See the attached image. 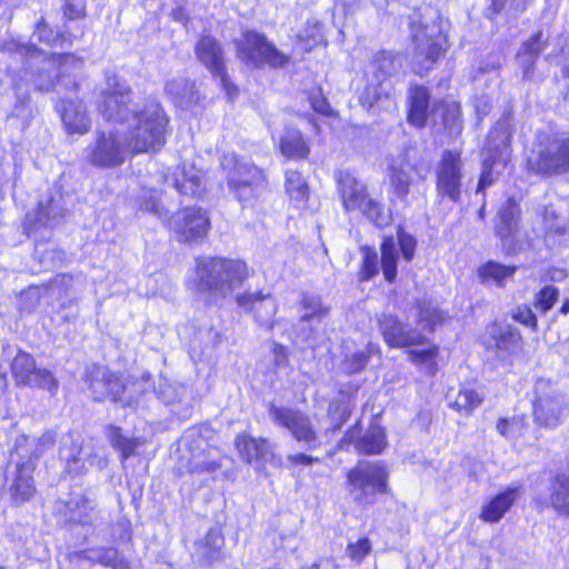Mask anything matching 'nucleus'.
Wrapping results in <instances>:
<instances>
[{"label": "nucleus", "instance_id": "62", "mask_svg": "<svg viewBox=\"0 0 569 569\" xmlns=\"http://www.w3.org/2000/svg\"><path fill=\"white\" fill-rule=\"evenodd\" d=\"M84 16V3L82 0H66L63 6V17L67 20H77Z\"/></svg>", "mask_w": 569, "mask_h": 569}, {"label": "nucleus", "instance_id": "24", "mask_svg": "<svg viewBox=\"0 0 569 569\" xmlns=\"http://www.w3.org/2000/svg\"><path fill=\"white\" fill-rule=\"evenodd\" d=\"M546 46L547 41H542V31H537L532 37L522 43L516 56V59L522 70L523 80H532L536 61Z\"/></svg>", "mask_w": 569, "mask_h": 569}, {"label": "nucleus", "instance_id": "13", "mask_svg": "<svg viewBox=\"0 0 569 569\" xmlns=\"http://www.w3.org/2000/svg\"><path fill=\"white\" fill-rule=\"evenodd\" d=\"M59 456L64 461L66 470L70 475H81L88 466L101 470L107 465V459L101 449L83 446L81 438L73 433H68L62 438Z\"/></svg>", "mask_w": 569, "mask_h": 569}, {"label": "nucleus", "instance_id": "58", "mask_svg": "<svg viewBox=\"0 0 569 569\" xmlns=\"http://www.w3.org/2000/svg\"><path fill=\"white\" fill-rule=\"evenodd\" d=\"M33 445L32 453L34 456V459H38L41 457L46 451L51 449L56 442V435L52 431L44 432L41 437L38 439H31Z\"/></svg>", "mask_w": 569, "mask_h": 569}, {"label": "nucleus", "instance_id": "52", "mask_svg": "<svg viewBox=\"0 0 569 569\" xmlns=\"http://www.w3.org/2000/svg\"><path fill=\"white\" fill-rule=\"evenodd\" d=\"M26 386L38 387L48 390L54 395L58 390V380L53 377L52 372L47 369H37L30 382Z\"/></svg>", "mask_w": 569, "mask_h": 569}, {"label": "nucleus", "instance_id": "43", "mask_svg": "<svg viewBox=\"0 0 569 569\" xmlns=\"http://www.w3.org/2000/svg\"><path fill=\"white\" fill-rule=\"evenodd\" d=\"M106 436L111 446L120 452L122 459H128L134 455L139 445L138 440L124 437L119 427L112 425L108 426L106 429Z\"/></svg>", "mask_w": 569, "mask_h": 569}, {"label": "nucleus", "instance_id": "48", "mask_svg": "<svg viewBox=\"0 0 569 569\" xmlns=\"http://www.w3.org/2000/svg\"><path fill=\"white\" fill-rule=\"evenodd\" d=\"M32 450L33 445L31 439L26 435L18 436L10 453V467H16L17 461L32 462V459H34Z\"/></svg>", "mask_w": 569, "mask_h": 569}, {"label": "nucleus", "instance_id": "19", "mask_svg": "<svg viewBox=\"0 0 569 569\" xmlns=\"http://www.w3.org/2000/svg\"><path fill=\"white\" fill-rule=\"evenodd\" d=\"M359 422L349 429L340 441L343 447L346 442H355V448L363 455H379L387 446L386 433L381 426L371 423L366 433L359 437Z\"/></svg>", "mask_w": 569, "mask_h": 569}, {"label": "nucleus", "instance_id": "1", "mask_svg": "<svg viewBox=\"0 0 569 569\" xmlns=\"http://www.w3.org/2000/svg\"><path fill=\"white\" fill-rule=\"evenodd\" d=\"M131 96L124 82L116 77L108 78L99 112L106 120L127 127L123 134L132 154L158 152L166 143L169 119L156 100L139 107L132 103Z\"/></svg>", "mask_w": 569, "mask_h": 569}, {"label": "nucleus", "instance_id": "20", "mask_svg": "<svg viewBox=\"0 0 569 569\" xmlns=\"http://www.w3.org/2000/svg\"><path fill=\"white\" fill-rule=\"evenodd\" d=\"M485 345L489 350L507 356L513 355L521 347V335L510 325L492 323L487 328Z\"/></svg>", "mask_w": 569, "mask_h": 569}, {"label": "nucleus", "instance_id": "17", "mask_svg": "<svg viewBox=\"0 0 569 569\" xmlns=\"http://www.w3.org/2000/svg\"><path fill=\"white\" fill-rule=\"evenodd\" d=\"M84 382L97 401L106 399L118 401L124 391V385L117 375L107 367L96 363L86 368Z\"/></svg>", "mask_w": 569, "mask_h": 569}, {"label": "nucleus", "instance_id": "63", "mask_svg": "<svg viewBox=\"0 0 569 569\" xmlns=\"http://www.w3.org/2000/svg\"><path fill=\"white\" fill-rule=\"evenodd\" d=\"M252 450L254 451L257 460L268 461L272 458V447L264 439L256 440L251 438V451Z\"/></svg>", "mask_w": 569, "mask_h": 569}, {"label": "nucleus", "instance_id": "38", "mask_svg": "<svg viewBox=\"0 0 569 569\" xmlns=\"http://www.w3.org/2000/svg\"><path fill=\"white\" fill-rule=\"evenodd\" d=\"M516 266H506L496 261H488L479 268V277L483 283L492 282L503 287L508 280L513 278Z\"/></svg>", "mask_w": 569, "mask_h": 569}, {"label": "nucleus", "instance_id": "37", "mask_svg": "<svg viewBox=\"0 0 569 569\" xmlns=\"http://www.w3.org/2000/svg\"><path fill=\"white\" fill-rule=\"evenodd\" d=\"M64 516L70 522L89 525L93 510L92 502L82 495H74L66 502Z\"/></svg>", "mask_w": 569, "mask_h": 569}, {"label": "nucleus", "instance_id": "2", "mask_svg": "<svg viewBox=\"0 0 569 569\" xmlns=\"http://www.w3.org/2000/svg\"><path fill=\"white\" fill-rule=\"evenodd\" d=\"M0 53L7 59V71L13 73V79L33 83L40 91L54 88V80L60 82L59 74L68 67L79 68L82 63L72 54L47 56L42 50L18 39L4 41Z\"/></svg>", "mask_w": 569, "mask_h": 569}, {"label": "nucleus", "instance_id": "35", "mask_svg": "<svg viewBox=\"0 0 569 569\" xmlns=\"http://www.w3.org/2000/svg\"><path fill=\"white\" fill-rule=\"evenodd\" d=\"M355 402L349 397H341L332 400L328 406L329 427L325 429L323 435L339 430L350 418Z\"/></svg>", "mask_w": 569, "mask_h": 569}, {"label": "nucleus", "instance_id": "42", "mask_svg": "<svg viewBox=\"0 0 569 569\" xmlns=\"http://www.w3.org/2000/svg\"><path fill=\"white\" fill-rule=\"evenodd\" d=\"M483 401V395L472 388L465 387L460 389L453 400H450L451 408L463 416H469Z\"/></svg>", "mask_w": 569, "mask_h": 569}, {"label": "nucleus", "instance_id": "14", "mask_svg": "<svg viewBox=\"0 0 569 569\" xmlns=\"http://www.w3.org/2000/svg\"><path fill=\"white\" fill-rule=\"evenodd\" d=\"M462 178L460 152L446 150L437 167L436 189L438 196L458 202L461 197Z\"/></svg>", "mask_w": 569, "mask_h": 569}, {"label": "nucleus", "instance_id": "30", "mask_svg": "<svg viewBox=\"0 0 569 569\" xmlns=\"http://www.w3.org/2000/svg\"><path fill=\"white\" fill-rule=\"evenodd\" d=\"M229 163H234L233 170L228 173L229 189L237 197L238 201L242 203V207H246L249 196V170L246 164H239L233 156L223 158L222 166L227 168Z\"/></svg>", "mask_w": 569, "mask_h": 569}, {"label": "nucleus", "instance_id": "21", "mask_svg": "<svg viewBox=\"0 0 569 569\" xmlns=\"http://www.w3.org/2000/svg\"><path fill=\"white\" fill-rule=\"evenodd\" d=\"M33 470L34 465L30 461H17L12 470L8 469L9 490L16 502H24L33 497L36 492Z\"/></svg>", "mask_w": 569, "mask_h": 569}, {"label": "nucleus", "instance_id": "18", "mask_svg": "<svg viewBox=\"0 0 569 569\" xmlns=\"http://www.w3.org/2000/svg\"><path fill=\"white\" fill-rule=\"evenodd\" d=\"M63 211L60 199L48 196L40 200L37 210L26 216L23 228L27 236L37 239L42 229L53 228L63 217Z\"/></svg>", "mask_w": 569, "mask_h": 569}, {"label": "nucleus", "instance_id": "23", "mask_svg": "<svg viewBox=\"0 0 569 569\" xmlns=\"http://www.w3.org/2000/svg\"><path fill=\"white\" fill-rule=\"evenodd\" d=\"M69 133L84 134L91 127L86 106L79 100H62L56 106Z\"/></svg>", "mask_w": 569, "mask_h": 569}, {"label": "nucleus", "instance_id": "4", "mask_svg": "<svg viewBox=\"0 0 569 569\" xmlns=\"http://www.w3.org/2000/svg\"><path fill=\"white\" fill-rule=\"evenodd\" d=\"M197 291L224 298L238 290L248 276L247 263L238 259L199 257L196 260Z\"/></svg>", "mask_w": 569, "mask_h": 569}, {"label": "nucleus", "instance_id": "40", "mask_svg": "<svg viewBox=\"0 0 569 569\" xmlns=\"http://www.w3.org/2000/svg\"><path fill=\"white\" fill-rule=\"evenodd\" d=\"M381 269L386 281L393 282L397 278L398 248L392 237H385L380 247Z\"/></svg>", "mask_w": 569, "mask_h": 569}, {"label": "nucleus", "instance_id": "47", "mask_svg": "<svg viewBox=\"0 0 569 569\" xmlns=\"http://www.w3.org/2000/svg\"><path fill=\"white\" fill-rule=\"evenodd\" d=\"M323 26L316 19H310L303 31L298 36L301 48L305 51H310L317 44L323 42Z\"/></svg>", "mask_w": 569, "mask_h": 569}, {"label": "nucleus", "instance_id": "7", "mask_svg": "<svg viewBox=\"0 0 569 569\" xmlns=\"http://www.w3.org/2000/svg\"><path fill=\"white\" fill-rule=\"evenodd\" d=\"M82 156L94 168L112 169L122 166L133 154L123 132L110 129L97 130Z\"/></svg>", "mask_w": 569, "mask_h": 569}, {"label": "nucleus", "instance_id": "61", "mask_svg": "<svg viewBox=\"0 0 569 569\" xmlns=\"http://www.w3.org/2000/svg\"><path fill=\"white\" fill-rule=\"evenodd\" d=\"M371 550V543L368 538H361L355 543H349L348 553L350 558L360 562Z\"/></svg>", "mask_w": 569, "mask_h": 569}, {"label": "nucleus", "instance_id": "54", "mask_svg": "<svg viewBox=\"0 0 569 569\" xmlns=\"http://www.w3.org/2000/svg\"><path fill=\"white\" fill-rule=\"evenodd\" d=\"M442 121L451 134L460 133L462 129L460 106L457 103L448 104L442 114Z\"/></svg>", "mask_w": 569, "mask_h": 569}, {"label": "nucleus", "instance_id": "50", "mask_svg": "<svg viewBox=\"0 0 569 569\" xmlns=\"http://www.w3.org/2000/svg\"><path fill=\"white\" fill-rule=\"evenodd\" d=\"M362 263L359 272L360 281H369L379 272V260L378 253L375 249L370 247H362Z\"/></svg>", "mask_w": 569, "mask_h": 569}, {"label": "nucleus", "instance_id": "28", "mask_svg": "<svg viewBox=\"0 0 569 569\" xmlns=\"http://www.w3.org/2000/svg\"><path fill=\"white\" fill-rule=\"evenodd\" d=\"M413 174L420 176L417 168L409 163L392 164L390 167L391 193L401 202H408L410 187L413 184Z\"/></svg>", "mask_w": 569, "mask_h": 569}, {"label": "nucleus", "instance_id": "55", "mask_svg": "<svg viewBox=\"0 0 569 569\" xmlns=\"http://www.w3.org/2000/svg\"><path fill=\"white\" fill-rule=\"evenodd\" d=\"M543 222L548 232L555 234H567L568 227L565 220L560 219L552 206L545 208Z\"/></svg>", "mask_w": 569, "mask_h": 569}, {"label": "nucleus", "instance_id": "46", "mask_svg": "<svg viewBox=\"0 0 569 569\" xmlns=\"http://www.w3.org/2000/svg\"><path fill=\"white\" fill-rule=\"evenodd\" d=\"M391 86L372 81L360 94V103L367 110H371L377 103L388 100L391 96Z\"/></svg>", "mask_w": 569, "mask_h": 569}, {"label": "nucleus", "instance_id": "53", "mask_svg": "<svg viewBox=\"0 0 569 569\" xmlns=\"http://www.w3.org/2000/svg\"><path fill=\"white\" fill-rule=\"evenodd\" d=\"M41 293H42V288L37 287V286H31V287L27 288L26 290H23L20 293V297L18 300V306H19L20 311H22V312L33 311L40 302Z\"/></svg>", "mask_w": 569, "mask_h": 569}, {"label": "nucleus", "instance_id": "5", "mask_svg": "<svg viewBox=\"0 0 569 569\" xmlns=\"http://www.w3.org/2000/svg\"><path fill=\"white\" fill-rule=\"evenodd\" d=\"M388 476L382 462L359 461L347 473V493L360 507L372 506L388 492Z\"/></svg>", "mask_w": 569, "mask_h": 569}, {"label": "nucleus", "instance_id": "57", "mask_svg": "<svg viewBox=\"0 0 569 569\" xmlns=\"http://www.w3.org/2000/svg\"><path fill=\"white\" fill-rule=\"evenodd\" d=\"M104 567H111L112 569H129L128 561L119 555L114 548H102L101 549V562Z\"/></svg>", "mask_w": 569, "mask_h": 569}, {"label": "nucleus", "instance_id": "60", "mask_svg": "<svg viewBox=\"0 0 569 569\" xmlns=\"http://www.w3.org/2000/svg\"><path fill=\"white\" fill-rule=\"evenodd\" d=\"M512 319L532 329L537 327V318L527 305L518 306L511 313Z\"/></svg>", "mask_w": 569, "mask_h": 569}, {"label": "nucleus", "instance_id": "44", "mask_svg": "<svg viewBox=\"0 0 569 569\" xmlns=\"http://www.w3.org/2000/svg\"><path fill=\"white\" fill-rule=\"evenodd\" d=\"M37 369L33 358L24 351H19L11 362L12 375L19 385L29 383Z\"/></svg>", "mask_w": 569, "mask_h": 569}, {"label": "nucleus", "instance_id": "8", "mask_svg": "<svg viewBox=\"0 0 569 569\" xmlns=\"http://www.w3.org/2000/svg\"><path fill=\"white\" fill-rule=\"evenodd\" d=\"M338 189L343 208L347 212L360 211L370 222L377 227L389 223V216L385 212L383 206L370 197L367 187L348 171H340L337 174Z\"/></svg>", "mask_w": 569, "mask_h": 569}, {"label": "nucleus", "instance_id": "51", "mask_svg": "<svg viewBox=\"0 0 569 569\" xmlns=\"http://www.w3.org/2000/svg\"><path fill=\"white\" fill-rule=\"evenodd\" d=\"M301 305L305 311L301 315V321H310L315 318L321 319L328 313V308L322 305L318 296H305Z\"/></svg>", "mask_w": 569, "mask_h": 569}, {"label": "nucleus", "instance_id": "16", "mask_svg": "<svg viewBox=\"0 0 569 569\" xmlns=\"http://www.w3.org/2000/svg\"><path fill=\"white\" fill-rule=\"evenodd\" d=\"M196 56L212 76L219 79L221 87L232 99L237 89L226 73L223 52L219 42L210 36L202 37L196 46Z\"/></svg>", "mask_w": 569, "mask_h": 569}, {"label": "nucleus", "instance_id": "45", "mask_svg": "<svg viewBox=\"0 0 569 569\" xmlns=\"http://www.w3.org/2000/svg\"><path fill=\"white\" fill-rule=\"evenodd\" d=\"M160 191L154 187H143L138 198L139 208L152 213L159 219H166L168 210L160 202Z\"/></svg>", "mask_w": 569, "mask_h": 569}, {"label": "nucleus", "instance_id": "31", "mask_svg": "<svg viewBox=\"0 0 569 569\" xmlns=\"http://www.w3.org/2000/svg\"><path fill=\"white\" fill-rule=\"evenodd\" d=\"M517 488H508L493 497L483 508L480 518L486 522H498L518 498Z\"/></svg>", "mask_w": 569, "mask_h": 569}, {"label": "nucleus", "instance_id": "3", "mask_svg": "<svg viewBox=\"0 0 569 569\" xmlns=\"http://www.w3.org/2000/svg\"><path fill=\"white\" fill-rule=\"evenodd\" d=\"M417 328L402 323L391 313H381L377 317L379 331L385 342L391 348H409L425 346L428 342L425 331L432 332L435 327L442 321V312L427 299H418L415 302ZM438 347L428 345L427 348L409 351V358L415 363L435 365Z\"/></svg>", "mask_w": 569, "mask_h": 569}, {"label": "nucleus", "instance_id": "26", "mask_svg": "<svg viewBox=\"0 0 569 569\" xmlns=\"http://www.w3.org/2000/svg\"><path fill=\"white\" fill-rule=\"evenodd\" d=\"M224 539L219 529H210L203 539L194 543L192 559L200 566H206L220 557Z\"/></svg>", "mask_w": 569, "mask_h": 569}, {"label": "nucleus", "instance_id": "6", "mask_svg": "<svg viewBox=\"0 0 569 569\" xmlns=\"http://www.w3.org/2000/svg\"><path fill=\"white\" fill-rule=\"evenodd\" d=\"M512 128L508 118L500 119L488 134L486 157L477 192H485L506 169L511 158Z\"/></svg>", "mask_w": 569, "mask_h": 569}, {"label": "nucleus", "instance_id": "22", "mask_svg": "<svg viewBox=\"0 0 569 569\" xmlns=\"http://www.w3.org/2000/svg\"><path fill=\"white\" fill-rule=\"evenodd\" d=\"M158 180L186 196H197L202 189L201 172L193 166L177 168L172 173L161 172Z\"/></svg>", "mask_w": 569, "mask_h": 569}, {"label": "nucleus", "instance_id": "27", "mask_svg": "<svg viewBox=\"0 0 569 569\" xmlns=\"http://www.w3.org/2000/svg\"><path fill=\"white\" fill-rule=\"evenodd\" d=\"M401 66V59L397 54L381 50L373 57L369 73L372 81L389 84L388 80L399 72Z\"/></svg>", "mask_w": 569, "mask_h": 569}, {"label": "nucleus", "instance_id": "36", "mask_svg": "<svg viewBox=\"0 0 569 569\" xmlns=\"http://www.w3.org/2000/svg\"><path fill=\"white\" fill-rule=\"evenodd\" d=\"M550 505L560 516L569 517V473L561 472L556 476L550 492Z\"/></svg>", "mask_w": 569, "mask_h": 569}, {"label": "nucleus", "instance_id": "25", "mask_svg": "<svg viewBox=\"0 0 569 569\" xmlns=\"http://www.w3.org/2000/svg\"><path fill=\"white\" fill-rule=\"evenodd\" d=\"M289 58L268 42L264 36L251 31V62L267 63L272 68L283 67Z\"/></svg>", "mask_w": 569, "mask_h": 569}, {"label": "nucleus", "instance_id": "34", "mask_svg": "<svg viewBox=\"0 0 569 569\" xmlns=\"http://www.w3.org/2000/svg\"><path fill=\"white\" fill-rule=\"evenodd\" d=\"M280 150L287 158L306 159L310 148L302 133L293 128H287L280 139Z\"/></svg>", "mask_w": 569, "mask_h": 569}, {"label": "nucleus", "instance_id": "32", "mask_svg": "<svg viewBox=\"0 0 569 569\" xmlns=\"http://www.w3.org/2000/svg\"><path fill=\"white\" fill-rule=\"evenodd\" d=\"M520 208L513 198L507 199L498 211L496 233L502 240L512 237L518 230Z\"/></svg>", "mask_w": 569, "mask_h": 569}, {"label": "nucleus", "instance_id": "33", "mask_svg": "<svg viewBox=\"0 0 569 569\" xmlns=\"http://www.w3.org/2000/svg\"><path fill=\"white\" fill-rule=\"evenodd\" d=\"M430 94L427 88L417 86L410 91L409 123L422 128L428 117Z\"/></svg>", "mask_w": 569, "mask_h": 569}, {"label": "nucleus", "instance_id": "11", "mask_svg": "<svg viewBox=\"0 0 569 569\" xmlns=\"http://www.w3.org/2000/svg\"><path fill=\"white\" fill-rule=\"evenodd\" d=\"M530 171L542 176H557L569 171V132L557 133L540 142L528 158Z\"/></svg>", "mask_w": 569, "mask_h": 569}, {"label": "nucleus", "instance_id": "29", "mask_svg": "<svg viewBox=\"0 0 569 569\" xmlns=\"http://www.w3.org/2000/svg\"><path fill=\"white\" fill-rule=\"evenodd\" d=\"M167 94L173 102L184 109L200 102V94L194 82H189L184 78H174L166 84Z\"/></svg>", "mask_w": 569, "mask_h": 569}, {"label": "nucleus", "instance_id": "64", "mask_svg": "<svg viewBox=\"0 0 569 569\" xmlns=\"http://www.w3.org/2000/svg\"><path fill=\"white\" fill-rule=\"evenodd\" d=\"M310 103L315 111L321 114H329L330 106L327 99L320 91H317L310 96Z\"/></svg>", "mask_w": 569, "mask_h": 569}, {"label": "nucleus", "instance_id": "59", "mask_svg": "<svg viewBox=\"0 0 569 569\" xmlns=\"http://www.w3.org/2000/svg\"><path fill=\"white\" fill-rule=\"evenodd\" d=\"M398 244L400 247V250H401V253H402L405 260L410 261L415 256L416 244H417L416 239L411 234L407 233L406 231L399 230L398 231Z\"/></svg>", "mask_w": 569, "mask_h": 569}, {"label": "nucleus", "instance_id": "41", "mask_svg": "<svg viewBox=\"0 0 569 569\" xmlns=\"http://www.w3.org/2000/svg\"><path fill=\"white\" fill-rule=\"evenodd\" d=\"M373 355H380V348L378 345L369 342L365 350L347 356L341 363V368L348 375L361 372Z\"/></svg>", "mask_w": 569, "mask_h": 569}, {"label": "nucleus", "instance_id": "10", "mask_svg": "<svg viewBox=\"0 0 569 569\" xmlns=\"http://www.w3.org/2000/svg\"><path fill=\"white\" fill-rule=\"evenodd\" d=\"M268 413L277 427L286 429L303 448L313 450L321 447L322 432L316 428L312 418L302 410L270 403Z\"/></svg>", "mask_w": 569, "mask_h": 569}, {"label": "nucleus", "instance_id": "9", "mask_svg": "<svg viewBox=\"0 0 569 569\" xmlns=\"http://www.w3.org/2000/svg\"><path fill=\"white\" fill-rule=\"evenodd\" d=\"M411 20L412 41L415 51L412 56V66L416 73L422 76L428 72L436 61L446 52L447 40L440 27L437 23Z\"/></svg>", "mask_w": 569, "mask_h": 569}, {"label": "nucleus", "instance_id": "15", "mask_svg": "<svg viewBox=\"0 0 569 569\" xmlns=\"http://www.w3.org/2000/svg\"><path fill=\"white\" fill-rule=\"evenodd\" d=\"M168 226L179 241L190 242L206 237L210 220L208 213L200 208H187L169 218Z\"/></svg>", "mask_w": 569, "mask_h": 569}, {"label": "nucleus", "instance_id": "56", "mask_svg": "<svg viewBox=\"0 0 569 569\" xmlns=\"http://www.w3.org/2000/svg\"><path fill=\"white\" fill-rule=\"evenodd\" d=\"M558 296L559 291L556 287L546 286L536 295L535 306L541 312L546 313L553 307Z\"/></svg>", "mask_w": 569, "mask_h": 569}, {"label": "nucleus", "instance_id": "49", "mask_svg": "<svg viewBox=\"0 0 569 569\" xmlns=\"http://www.w3.org/2000/svg\"><path fill=\"white\" fill-rule=\"evenodd\" d=\"M34 36L40 42L56 47L62 44L64 41L71 42L70 38L67 39L66 32L54 30L47 24L42 18L36 26ZM68 37H71L70 34Z\"/></svg>", "mask_w": 569, "mask_h": 569}, {"label": "nucleus", "instance_id": "39", "mask_svg": "<svg viewBox=\"0 0 569 569\" xmlns=\"http://www.w3.org/2000/svg\"><path fill=\"white\" fill-rule=\"evenodd\" d=\"M286 192L297 207L305 204L309 197V186L302 174L297 170L288 169L284 180Z\"/></svg>", "mask_w": 569, "mask_h": 569}, {"label": "nucleus", "instance_id": "12", "mask_svg": "<svg viewBox=\"0 0 569 569\" xmlns=\"http://www.w3.org/2000/svg\"><path fill=\"white\" fill-rule=\"evenodd\" d=\"M569 411V405L562 392L539 379L535 386L532 415L535 423L540 428L555 429L560 426Z\"/></svg>", "mask_w": 569, "mask_h": 569}]
</instances>
